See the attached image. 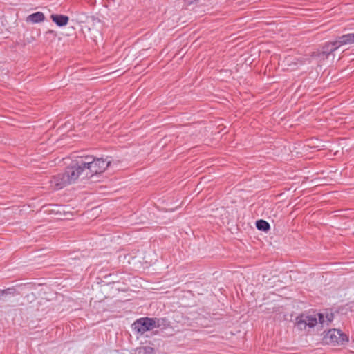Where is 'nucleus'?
Wrapping results in <instances>:
<instances>
[{
	"label": "nucleus",
	"mask_w": 354,
	"mask_h": 354,
	"mask_svg": "<svg viewBox=\"0 0 354 354\" xmlns=\"http://www.w3.org/2000/svg\"><path fill=\"white\" fill-rule=\"evenodd\" d=\"M256 227L259 230L266 232L270 229V224L264 220H259L256 222Z\"/></svg>",
	"instance_id": "obj_12"
},
{
	"label": "nucleus",
	"mask_w": 354,
	"mask_h": 354,
	"mask_svg": "<svg viewBox=\"0 0 354 354\" xmlns=\"http://www.w3.org/2000/svg\"><path fill=\"white\" fill-rule=\"evenodd\" d=\"M348 44H354V33H349L339 37L333 45L335 47L332 50H337L339 47Z\"/></svg>",
	"instance_id": "obj_7"
},
{
	"label": "nucleus",
	"mask_w": 354,
	"mask_h": 354,
	"mask_svg": "<svg viewBox=\"0 0 354 354\" xmlns=\"http://www.w3.org/2000/svg\"><path fill=\"white\" fill-rule=\"evenodd\" d=\"M63 174L69 184L76 182L79 178H88L85 171V167L83 165V160L78 162L76 165L68 167Z\"/></svg>",
	"instance_id": "obj_2"
},
{
	"label": "nucleus",
	"mask_w": 354,
	"mask_h": 354,
	"mask_svg": "<svg viewBox=\"0 0 354 354\" xmlns=\"http://www.w3.org/2000/svg\"><path fill=\"white\" fill-rule=\"evenodd\" d=\"M160 319L143 317L136 320L133 324V327L140 334H144L145 332L151 330L155 328L160 326Z\"/></svg>",
	"instance_id": "obj_3"
},
{
	"label": "nucleus",
	"mask_w": 354,
	"mask_h": 354,
	"mask_svg": "<svg viewBox=\"0 0 354 354\" xmlns=\"http://www.w3.org/2000/svg\"><path fill=\"white\" fill-rule=\"evenodd\" d=\"M329 55L326 53V51L322 50V52H315L312 55L313 59L317 60V62H321L328 57Z\"/></svg>",
	"instance_id": "obj_10"
},
{
	"label": "nucleus",
	"mask_w": 354,
	"mask_h": 354,
	"mask_svg": "<svg viewBox=\"0 0 354 354\" xmlns=\"http://www.w3.org/2000/svg\"><path fill=\"white\" fill-rule=\"evenodd\" d=\"M317 316L319 317V322L322 324H328L333 319V315L332 314H326V316H325L324 313H319L317 315Z\"/></svg>",
	"instance_id": "obj_11"
},
{
	"label": "nucleus",
	"mask_w": 354,
	"mask_h": 354,
	"mask_svg": "<svg viewBox=\"0 0 354 354\" xmlns=\"http://www.w3.org/2000/svg\"><path fill=\"white\" fill-rule=\"evenodd\" d=\"M140 353H142V354H154L155 350L151 346H146L140 348Z\"/></svg>",
	"instance_id": "obj_14"
},
{
	"label": "nucleus",
	"mask_w": 354,
	"mask_h": 354,
	"mask_svg": "<svg viewBox=\"0 0 354 354\" xmlns=\"http://www.w3.org/2000/svg\"><path fill=\"white\" fill-rule=\"evenodd\" d=\"M324 341L328 344L344 345L348 342V337L339 329H330L325 334Z\"/></svg>",
	"instance_id": "obj_4"
},
{
	"label": "nucleus",
	"mask_w": 354,
	"mask_h": 354,
	"mask_svg": "<svg viewBox=\"0 0 354 354\" xmlns=\"http://www.w3.org/2000/svg\"><path fill=\"white\" fill-rule=\"evenodd\" d=\"M198 0H185V3L188 5H190L192 3H194V2L197 1Z\"/></svg>",
	"instance_id": "obj_16"
},
{
	"label": "nucleus",
	"mask_w": 354,
	"mask_h": 354,
	"mask_svg": "<svg viewBox=\"0 0 354 354\" xmlns=\"http://www.w3.org/2000/svg\"><path fill=\"white\" fill-rule=\"evenodd\" d=\"M51 19L59 27L66 26L69 20L67 16L63 15H52Z\"/></svg>",
	"instance_id": "obj_8"
},
{
	"label": "nucleus",
	"mask_w": 354,
	"mask_h": 354,
	"mask_svg": "<svg viewBox=\"0 0 354 354\" xmlns=\"http://www.w3.org/2000/svg\"><path fill=\"white\" fill-rule=\"evenodd\" d=\"M44 18V15L42 12H37L30 15L28 17L27 20L32 23H39L43 21Z\"/></svg>",
	"instance_id": "obj_9"
},
{
	"label": "nucleus",
	"mask_w": 354,
	"mask_h": 354,
	"mask_svg": "<svg viewBox=\"0 0 354 354\" xmlns=\"http://www.w3.org/2000/svg\"><path fill=\"white\" fill-rule=\"evenodd\" d=\"M69 185L64 174H60L53 177L50 180V186L54 190H59Z\"/></svg>",
	"instance_id": "obj_6"
},
{
	"label": "nucleus",
	"mask_w": 354,
	"mask_h": 354,
	"mask_svg": "<svg viewBox=\"0 0 354 354\" xmlns=\"http://www.w3.org/2000/svg\"><path fill=\"white\" fill-rule=\"evenodd\" d=\"M334 43H335V41L326 43L324 45V46L323 47V50L326 51V53L330 55L332 52L335 50H332L333 48V47H335V45H333Z\"/></svg>",
	"instance_id": "obj_13"
},
{
	"label": "nucleus",
	"mask_w": 354,
	"mask_h": 354,
	"mask_svg": "<svg viewBox=\"0 0 354 354\" xmlns=\"http://www.w3.org/2000/svg\"><path fill=\"white\" fill-rule=\"evenodd\" d=\"M111 164V160L108 158H93L87 156L83 160V165L88 178H91L95 174L104 172Z\"/></svg>",
	"instance_id": "obj_1"
},
{
	"label": "nucleus",
	"mask_w": 354,
	"mask_h": 354,
	"mask_svg": "<svg viewBox=\"0 0 354 354\" xmlns=\"http://www.w3.org/2000/svg\"><path fill=\"white\" fill-rule=\"evenodd\" d=\"M14 292V290L13 289H7V290H1L0 291V298L3 297L5 295H8V294H13Z\"/></svg>",
	"instance_id": "obj_15"
},
{
	"label": "nucleus",
	"mask_w": 354,
	"mask_h": 354,
	"mask_svg": "<svg viewBox=\"0 0 354 354\" xmlns=\"http://www.w3.org/2000/svg\"><path fill=\"white\" fill-rule=\"evenodd\" d=\"M317 324L316 315L302 314L296 318L295 326L300 330H306L314 327Z\"/></svg>",
	"instance_id": "obj_5"
}]
</instances>
